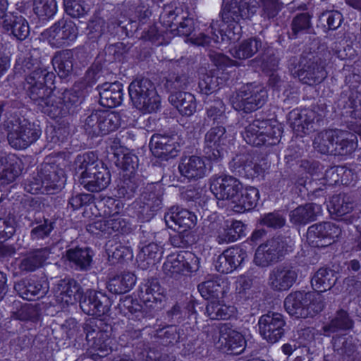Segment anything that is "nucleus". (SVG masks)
Instances as JSON below:
<instances>
[{
  "label": "nucleus",
  "instance_id": "1",
  "mask_svg": "<svg viewBox=\"0 0 361 361\" xmlns=\"http://www.w3.org/2000/svg\"><path fill=\"white\" fill-rule=\"evenodd\" d=\"M82 328L90 356L94 359L103 357L112 351L110 325L101 319H90L84 323Z\"/></svg>",
  "mask_w": 361,
  "mask_h": 361
},
{
  "label": "nucleus",
  "instance_id": "2",
  "mask_svg": "<svg viewBox=\"0 0 361 361\" xmlns=\"http://www.w3.org/2000/svg\"><path fill=\"white\" fill-rule=\"evenodd\" d=\"M128 92L133 106L144 114L156 112L161 106L155 86L147 78L134 80L128 87Z\"/></svg>",
  "mask_w": 361,
  "mask_h": 361
},
{
  "label": "nucleus",
  "instance_id": "3",
  "mask_svg": "<svg viewBox=\"0 0 361 361\" xmlns=\"http://www.w3.org/2000/svg\"><path fill=\"white\" fill-rule=\"evenodd\" d=\"M286 312L296 318L313 317L324 307L321 295L311 293L295 291L290 293L284 300Z\"/></svg>",
  "mask_w": 361,
  "mask_h": 361
},
{
  "label": "nucleus",
  "instance_id": "4",
  "mask_svg": "<svg viewBox=\"0 0 361 361\" xmlns=\"http://www.w3.org/2000/svg\"><path fill=\"white\" fill-rule=\"evenodd\" d=\"M267 91L258 83H249L243 86L230 98L233 107L236 111L250 113L261 108L267 99Z\"/></svg>",
  "mask_w": 361,
  "mask_h": 361
},
{
  "label": "nucleus",
  "instance_id": "5",
  "mask_svg": "<svg viewBox=\"0 0 361 361\" xmlns=\"http://www.w3.org/2000/svg\"><path fill=\"white\" fill-rule=\"evenodd\" d=\"M281 135V128L272 125L269 120L257 119L245 128L243 137L245 142L253 146L263 145H274L279 141Z\"/></svg>",
  "mask_w": 361,
  "mask_h": 361
},
{
  "label": "nucleus",
  "instance_id": "6",
  "mask_svg": "<svg viewBox=\"0 0 361 361\" xmlns=\"http://www.w3.org/2000/svg\"><path fill=\"white\" fill-rule=\"evenodd\" d=\"M281 135V128L272 125L269 120L257 119L245 128L243 137L245 142L253 146L263 145H274L279 141Z\"/></svg>",
  "mask_w": 361,
  "mask_h": 361
},
{
  "label": "nucleus",
  "instance_id": "7",
  "mask_svg": "<svg viewBox=\"0 0 361 361\" xmlns=\"http://www.w3.org/2000/svg\"><path fill=\"white\" fill-rule=\"evenodd\" d=\"M291 240L288 237L278 235L260 245L256 250L254 262L260 267H268L283 259L291 250Z\"/></svg>",
  "mask_w": 361,
  "mask_h": 361
},
{
  "label": "nucleus",
  "instance_id": "8",
  "mask_svg": "<svg viewBox=\"0 0 361 361\" xmlns=\"http://www.w3.org/2000/svg\"><path fill=\"white\" fill-rule=\"evenodd\" d=\"M325 64V60L317 55L302 56L294 74L304 84L313 85L320 83L326 77Z\"/></svg>",
  "mask_w": 361,
  "mask_h": 361
},
{
  "label": "nucleus",
  "instance_id": "9",
  "mask_svg": "<svg viewBox=\"0 0 361 361\" xmlns=\"http://www.w3.org/2000/svg\"><path fill=\"white\" fill-rule=\"evenodd\" d=\"M199 267V258L194 253L185 251L168 256L163 264V271L166 275L177 278L181 274L195 272Z\"/></svg>",
  "mask_w": 361,
  "mask_h": 361
},
{
  "label": "nucleus",
  "instance_id": "10",
  "mask_svg": "<svg viewBox=\"0 0 361 361\" xmlns=\"http://www.w3.org/2000/svg\"><path fill=\"white\" fill-rule=\"evenodd\" d=\"M41 135L39 126L27 120H20L17 125H13L7 135L9 145L17 149L27 148L38 140Z\"/></svg>",
  "mask_w": 361,
  "mask_h": 361
},
{
  "label": "nucleus",
  "instance_id": "11",
  "mask_svg": "<svg viewBox=\"0 0 361 361\" xmlns=\"http://www.w3.org/2000/svg\"><path fill=\"white\" fill-rule=\"evenodd\" d=\"M78 34L75 24L66 18L59 20L43 32L51 46L56 48L68 45L77 38Z\"/></svg>",
  "mask_w": 361,
  "mask_h": 361
},
{
  "label": "nucleus",
  "instance_id": "12",
  "mask_svg": "<svg viewBox=\"0 0 361 361\" xmlns=\"http://www.w3.org/2000/svg\"><path fill=\"white\" fill-rule=\"evenodd\" d=\"M256 0H224L221 12L223 21L238 23L241 19L251 18L256 12Z\"/></svg>",
  "mask_w": 361,
  "mask_h": 361
},
{
  "label": "nucleus",
  "instance_id": "13",
  "mask_svg": "<svg viewBox=\"0 0 361 361\" xmlns=\"http://www.w3.org/2000/svg\"><path fill=\"white\" fill-rule=\"evenodd\" d=\"M286 322L278 312H269L262 315L258 320L259 333L268 343H275L284 335Z\"/></svg>",
  "mask_w": 361,
  "mask_h": 361
},
{
  "label": "nucleus",
  "instance_id": "14",
  "mask_svg": "<svg viewBox=\"0 0 361 361\" xmlns=\"http://www.w3.org/2000/svg\"><path fill=\"white\" fill-rule=\"evenodd\" d=\"M242 189L240 182L231 176H214L210 179V190L216 199L226 200L231 205Z\"/></svg>",
  "mask_w": 361,
  "mask_h": 361
},
{
  "label": "nucleus",
  "instance_id": "15",
  "mask_svg": "<svg viewBox=\"0 0 361 361\" xmlns=\"http://www.w3.org/2000/svg\"><path fill=\"white\" fill-rule=\"evenodd\" d=\"M341 234V228L334 223L322 222L312 225L307 230V239L312 246L325 247Z\"/></svg>",
  "mask_w": 361,
  "mask_h": 361
},
{
  "label": "nucleus",
  "instance_id": "16",
  "mask_svg": "<svg viewBox=\"0 0 361 361\" xmlns=\"http://www.w3.org/2000/svg\"><path fill=\"white\" fill-rule=\"evenodd\" d=\"M227 137L226 128L222 126L211 128L204 135V152L211 161H218L224 154Z\"/></svg>",
  "mask_w": 361,
  "mask_h": 361
},
{
  "label": "nucleus",
  "instance_id": "17",
  "mask_svg": "<svg viewBox=\"0 0 361 361\" xmlns=\"http://www.w3.org/2000/svg\"><path fill=\"white\" fill-rule=\"evenodd\" d=\"M39 176L42 178V182L39 185L37 183L32 190L44 188L42 193L44 191L51 192V190H60L66 182L63 170L54 164H42L39 169Z\"/></svg>",
  "mask_w": 361,
  "mask_h": 361
},
{
  "label": "nucleus",
  "instance_id": "18",
  "mask_svg": "<svg viewBox=\"0 0 361 361\" xmlns=\"http://www.w3.org/2000/svg\"><path fill=\"white\" fill-rule=\"evenodd\" d=\"M58 243H52L44 247L30 250L20 260L19 269L23 272H32L42 267L51 255L56 254Z\"/></svg>",
  "mask_w": 361,
  "mask_h": 361
},
{
  "label": "nucleus",
  "instance_id": "19",
  "mask_svg": "<svg viewBox=\"0 0 361 361\" xmlns=\"http://www.w3.org/2000/svg\"><path fill=\"white\" fill-rule=\"evenodd\" d=\"M110 306L109 298L102 293L94 290H87L80 300L82 311L91 316L101 317L106 314Z\"/></svg>",
  "mask_w": 361,
  "mask_h": 361
},
{
  "label": "nucleus",
  "instance_id": "20",
  "mask_svg": "<svg viewBox=\"0 0 361 361\" xmlns=\"http://www.w3.org/2000/svg\"><path fill=\"white\" fill-rule=\"evenodd\" d=\"M289 120L293 128L304 134L314 131L322 121L321 116L312 109L293 110L289 114Z\"/></svg>",
  "mask_w": 361,
  "mask_h": 361
},
{
  "label": "nucleus",
  "instance_id": "21",
  "mask_svg": "<svg viewBox=\"0 0 361 361\" xmlns=\"http://www.w3.org/2000/svg\"><path fill=\"white\" fill-rule=\"evenodd\" d=\"M298 279V272L292 267L279 265L271 270L268 285L274 291L289 290Z\"/></svg>",
  "mask_w": 361,
  "mask_h": 361
},
{
  "label": "nucleus",
  "instance_id": "22",
  "mask_svg": "<svg viewBox=\"0 0 361 361\" xmlns=\"http://www.w3.org/2000/svg\"><path fill=\"white\" fill-rule=\"evenodd\" d=\"M245 339L240 332L226 326L221 329L217 344L224 353L239 355L245 350Z\"/></svg>",
  "mask_w": 361,
  "mask_h": 361
},
{
  "label": "nucleus",
  "instance_id": "23",
  "mask_svg": "<svg viewBox=\"0 0 361 361\" xmlns=\"http://www.w3.org/2000/svg\"><path fill=\"white\" fill-rule=\"evenodd\" d=\"M149 145L150 149L155 157L166 160L176 157L180 149V145L174 135H154Z\"/></svg>",
  "mask_w": 361,
  "mask_h": 361
},
{
  "label": "nucleus",
  "instance_id": "24",
  "mask_svg": "<svg viewBox=\"0 0 361 361\" xmlns=\"http://www.w3.org/2000/svg\"><path fill=\"white\" fill-rule=\"evenodd\" d=\"M247 257L246 251L240 247H230L221 254L216 262V269L222 274H228L239 267Z\"/></svg>",
  "mask_w": 361,
  "mask_h": 361
},
{
  "label": "nucleus",
  "instance_id": "25",
  "mask_svg": "<svg viewBox=\"0 0 361 361\" xmlns=\"http://www.w3.org/2000/svg\"><path fill=\"white\" fill-rule=\"evenodd\" d=\"M93 170L90 171L85 177L80 178L79 183L90 192H97L109 185L111 174L103 164H97Z\"/></svg>",
  "mask_w": 361,
  "mask_h": 361
},
{
  "label": "nucleus",
  "instance_id": "26",
  "mask_svg": "<svg viewBox=\"0 0 361 361\" xmlns=\"http://www.w3.org/2000/svg\"><path fill=\"white\" fill-rule=\"evenodd\" d=\"M178 169L183 176L194 180L203 178L209 172L204 159L195 155L182 158Z\"/></svg>",
  "mask_w": 361,
  "mask_h": 361
},
{
  "label": "nucleus",
  "instance_id": "27",
  "mask_svg": "<svg viewBox=\"0 0 361 361\" xmlns=\"http://www.w3.org/2000/svg\"><path fill=\"white\" fill-rule=\"evenodd\" d=\"M94 252L88 247H79L68 248L66 251L64 257L68 264L76 271H87L92 267Z\"/></svg>",
  "mask_w": 361,
  "mask_h": 361
},
{
  "label": "nucleus",
  "instance_id": "28",
  "mask_svg": "<svg viewBox=\"0 0 361 361\" xmlns=\"http://www.w3.org/2000/svg\"><path fill=\"white\" fill-rule=\"evenodd\" d=\"M14 289L23 299L35 300L46 295L49 285L44 279H30L16 283Z\"/></svg>",
  "mask_w": 361,
  "mask_h": 361
},
{
  "label": "nucleus",
  "instance_id": "29",
  "mask_svg": "<svg viewBox=\"0 0 361 361\" xmlns=\"http://www.w3.org/2000/svg\"><path fill=\"white\" fill-rule=\"evenodd\" d=\"M157 192L152 186H149L145 192H142L137 200L133 202V209L137 217L142 221H149L161 205V201L157 199L149 201V196L152 192Z\"/></svg>",
  "mask_w": 361,
  "mask_h": 361
},
{
  "label": "nucleus",
  "instance_id": "30",
  "mask_svg": "<svg viewBox=\"0 0 361 361\" xmlns=\"http://www.w3.org/2000/svg\"><path fill=\"white\" fill-rule=\"evenodd\" d=\"M82 289L73 279L60 280L56 285V295L59 301L66 305H73L81 298Z\"/></svg>",
  "mask_w": 361,
  "mask_h": 361
},
{
  "label": "nucleus",
  "instance_id": "31",
  "mask_svg": "<svg viewBox=\"0 0 361 361\" xmlns=\"http://www.w3.org/2000/svg\"><path fill=\"white\" fill-rule=\"evenodd\" d=\"M99 103L107 108H114L121 104L123 99V85L119 82H105L97 87Z\"/></svg>",
  "mask_w": 361,
  "mask_h": 361
},
{
  "label": "nucleus",
  "instance_id": "32",
  "mask_svg": "<svg viewBox=\"0 0 361 361\" xmlns=\"http://www.w3.org/2000/svg\"><path fill=\"white\" fill-rule=\"evenodd\" d=\"M165 221L169 227L174 230L190 231L196 224L197 217L190 211L184 209L178 210L172 209L165 216Z\"/></svg>",
  "mask_w": 361,
  "mask_h": 361
},
{
  "label": "nucleus",
  "instance_id": "33",
  "mask_svg": "<svg viewBox=\"0 0 361 361\" xmlns=\"http://www.w3.org/2000/svg\"><path fill=\"white\" fill-rule=\"evenodd\" d=\"M20 173L18 159L14 155H7L0 148V185L13 182Z\"/></svg>",
  "mask_w": 361,
  "mask_h": 361
},
{
  "label": "nucleus",
  "instance_id": "34",
  "mask_svg": "<svg viewBox=\"0 0 361 361\" xmlns=\"http://www.w3.org/2000/svg\"><path fill=\"white\" fill-rule=\"evenodd\" d=\"M245 226L240 221H226L217 231L216 241L219 245L235 242L245 235Z\"/></svg>",
  "mask_w": 361,
  "mask_h": 361
},
{
  "label": "nucleus",
  "instance_id": "35",
  "mask_svg": "<svg viewBox=\"0 0 361 361\" xmlns=\"http://www.w3.org/2000/svg\"><path fill=\"white\" fill-rule=\"evenodd\" d=\"M321 211V206L315 203L298 206L290 212V221L295 225H305L315 221Z\"/></svg>",
  "mask_w": 361,
  "mask_h": 361
},
{
  "label": "nucleus",
  "instance_id": "36",
  "mask_svg": "<svg viewBox=\"0 0 361 361\" xmlns=\"http://www.w3.org/2000/svg\"><path fill=\"white\" fill-rule=\"evenodd\" d=\"M230 169L240 176H253L259 173V167L254 163L253 157L249 154L235 157L229 163Z\"/></svg>",
  "mask_w": 361,
  "mask_h": 361
},
{
  "label": "nucleus",
  "instance_id": "37",
  "mask_svg": "<svg viewBox=\"0 0 361 361\" xmlns=\"http://www.w3.org/2000/svg\"><path fill=\"white\" fill-rule=\"evenodd\" d=\"M169 100L182 115L190 116L196 111L195 98L191 93L175 92L171 94Z\"/></svg>",
  "mask_w": 361,
  "mask_h": 361
},
{
  "label": "nucleus",
  "instance_id": "38",
  "mask_svg": "<svg viewBox=\"0 0 361 361\" xmlns=\"http://www.w3.org/2000/svg\"><path fill=\"white\" fill-rule=\"evenodd\" d=\"M25 80L24 87L26 93L39 108L51 94V88L43 85L35 78V76L30 75L26 78Z\"/></svg>",
  "mask_w": 361,
  "mask_h": 361
},
{
  "label": "nucleus",
  "instance_id": "39",
  "mask_svg": "<svg viewBox=\"0 0 361 361\" xmlns=\"http://www.w3.org/2000/svg\"><path fill=\"white\" fill-rule=\"evenodd\" d=\"M259 190L253 187L246 188L243 192L242 190L236 197L230 207L237 213H243L253 209L259 200Z\"/></svg>",
  "mask_w": 361,
  "mask_h": 361
},
{
  "label": "nucleus",
  "instance_id": "40",
  "mask_svg": "<svg viewBox=\"0 0 361 361\" xmlns=\"http://www.w3.org/2000/svg\"><path fill=\"white\" fill-rule=\"evenodd\" d=\"M3 28L18 39L24 40L30 34V27L27 20L22 17L9 14L2 21Z\"/></svg>",
  "mask_w": 361,
  "mask_h": 361
},
{
  "label": "nucleus",
  "instance_id": "41",
  "mask_svg": "<svg viewBox=\"0 0 361 361\" xmlns=\"http://www.w3.org/2000/svg\"><path fill=\"white\" fill-rule=\"evenodd\" d=\"M263 47L260 38L254 37L245 39L238 47L230 50L231 55L238 59H246L252 57Z\"/></svg>",
  "mask_w": 361,
  "mask_h": 361
},
{
  "label": "nucleus",
  "instance_id": "42",
  "mask_svg": "<svg viewBox=\"0 0 361 361\" xmlns=\"http://www.w3.org/2000/svg\"><path fill=\"white\" fill-rule=\"evenodd\" d=\"M53 66L61 78L71 75L73 71V53L66 49L57 52L51 60Z\"/></svg>",
  "mask_w": 361,
  "mask_h": 361
},
{
  "label": "nucleus",
  "instance_id": "43",
  "mask_svg": "<svg viewBox=\"0 0 361 361\" xmlns=\"http://www.w3.org/2000/svg\"><path fill=\"white\" fill-rule=\"evenodd\" d=\"M336 279L334 271L328 268H321L314 273L311 279V284L314 290L322 293L331 289Z\"/></svg>",
  "mask_w": 361,
  "mask_h": 361
},
{
  "label": "nucleus",
  "instance_id": "44",
  "mask_svg": "<svg viewBox=\"0 0 361 361\" xmlns=\"http://www.w3.org/2000/svg\"><path fill=\"white\" fill-rule=\"evenodd\" d=\"M355 140L356 137L354 135L346 131L336 130L333 154L342 156L351 154L357 145Z\"/></svg>",
  "mask_w": 361,
  "mask_h": 361
},
{
  "label": "nucleus",
  "instance_id": "45",
  "mask_svg": "<svg viewBox=\"0 0 361 361\" xmlns=\"http://www.w3.org/2000/svg\"><path fill=\"white\" fill-rule=\"evenodd\" d=\"M140 299L147 302H161L165 298L164 290L161 288L157 279L148 280L141 288Z\"/></svg>",
  "mask_w": 361,
  "mask_h": 361
},
{
  "label": "nucleus",
  "instance_id": "46",
  "mask_svg": "<svg viewBox=\"0 0 361 361\" xmlns=\"http://www.w3.org/2000/svg\"><path fill=\"white\" fill-rule=\"evenodd\" d=\"M353 321L348 313L344 310L336 312L331 322L322 327L325 335L334 333L338 330H348L353 327Z\"/></svg>",
  "mask_w": 361,
  "mask_h": 361
},
{
  "label": "nucleus",
  "instance_id": "47",
  "mask_svg": "<svg viewBox=\"0 0 361 361\" xmlns=\"http://www.w3.org/2000/svg\"><path fill=\"white\" fill-rule=\"evenodd\" d=\"M336 136V130H328L318 133L313 140L314 148L324 154H333Z\"/></svg>",
  "mask_w": 361,
  "mask_h": 361
},
{
  "label": "nucleus",
  "instance_id": "48",
  "mask_svg": "<svg viewBox=\"0 0 361 361\" xmlns=\"http://www.w3.org/2000/svg\"><path fill=\"white\" fill-rule=\"evenodd\" d=\"M38 109L51 118L63 117L67 115L66 107H63L61 99L53 94L48 97Z\"/></svg>",
  "mask_w": 361,
  "mask_h": 361
},
{
  "label": "nucleus",
  "instance_id": "49",
  "mask_svg": "<svg viewBox=\"0 0 361 361\" xmlns=\"http://www.w3.org/2000/svg\"><path fill=\"white\" fill-rule=\"evenodd\" d=\"M135 283V276L128 273L122 276H117L110 279L106 285L109 292L114 294H123L129 291Z\"/></svg>",
  "mask_w": 361,
  "mask_h": 361
},
{
  "label": "nucleus",
  "instance_id": "50",
  "mask_svg": "<svg viewBox=\"0 0 361 361\" xmlns=\"http://www.w3.org/2000/svg\"><path fill=\"white\" fill-rule=\"evenodd\" d=\"M97 164V158L92 152L78 155L74 161V169L78 182L80 178L85 177L90 171H94Z\"/></svg>",
  "mask_w": 361,
  "mask_h": 361
},
{
  "label": "nucleus",
  "instance_id": "51",
  "mask_svg": "<svg viewBox=\"0 0 361 361\" xmlns=\"http://www.w3.org/2000/svg\"><path fill=\"white\" fill-rule=\"evenodd\" d=\"M353 207V199L346 194L334 195L330 200L329 210L338 216L349 214L352 212Z\"/></svg>",
  "mask_w": 361,
  "mask_h": 361
},
{
  "label": "nucleus",
  "instance_id": "52",
  "mask_svg": "<svg viewBox=\"0 0 361 361\" xmlns=\"http://www.w3.org/2000/svg\"><path fill=\"white\" fill-rule=\"evenodd\" d=\"M168 18L171 31H176L179 35L189 36L194 30L195 22L191 18L183 16L180 18L182 20L179 21L178 16L175 11H171Z\"/></svg>",
  "mask_w": 361,
  "mask_h": 361
},
{
  "label": "nucleus",
  "instance_id": "53",
  "mask_svg": "<svg viewBox=\"0 0 361 361\" xmlns=\"http://www.w3.org/2000/svg\"><path fill=\"white\" fill-rule=\"evenodd\" d=\"M206 312L211 319H228L234 315L235 307L214 300L207 305Z\"/></svg>",
  "mask_w": 361,
  "mask_h": 361
},
{
  "label": "nucleus",
  "instance_id": "54",
  "mask_svg": "<svg viewBox=\"0 0 361 361\" xmlns=\"http://www.w3.org/2000/svg\"><path fill=\"white\" fill-rule=\"evenodd\" d=\"M101 135L117 130L121 126V116L116 111L101 110Z\"/></svg>",
  "mask_w": 361,
  "mask_h": 361
},
{
  "label": "nucleus",
  "instance_id": "55",
  "mask_svg": "<svg viewBox=\"0 0 361 361\" xmlns=\"http://www.w3.org/2000/svg\"><path fill=\"white\" fill-rule=\"evenodd\" d=\"M34 13L41 19H49L57 11L56 0H33Z\"/></svg>",
  "mask_w": 361,
  "mask_h": 361
},
{
  "label": "nucleus",
  "instance_id": "56",
  "mask_svg": "<svg viewBox=\"0 0 361 361\" xmlns=\"http://www.w3.org/2000/svg\"><path fill=\"white\" fill-rule=\"evenodd\" d=\"M201 295L206 300L218 299L223 297L224 288L216 281L208 280L200 283L197 286Z\"/></svg>",
  "mask_w": 361,
  "mask_h": 361
},
{
  "label": "nucleus",
  "instance_id": "57",
  "mask_svg": "<svg viewBox=\"0 0 361 361\" xmlns=\"http://www.w3.org/2000/svg\"><path fill=\"white\" fill-rule=\"evenodd\" d=\"M312 16L308 13L297 14L292 20V35L295 38L300 34L307 33L312 29Z\"/></svg>",
  "mask_w": 361,
  "mask_h": 361
},
{
  "label": "nucleus",
  "instance_id": "58",
  "mask_svg": "<svg viewBox=\"0 0 361 361\" xmlns=\"http://www.w3.org/2000/svg\"><path fill=\"white\" fill-rule=\"evenodd\" d=\"M161 247L157 243H151L142 247L138 258L146 261L147 265H154L161 257Z\"/></svg>",
  "mask_w": 361,
  "mask_h": 361
},
{
  "label": "nucleus",
  "instance_id": "59",
  "mask_svg": "<svg viewBox=\"0 0 361 361\" xmlns=\"http://www.w3.org/2000/svg\"><path fill=\"white\" fill-rule=\"evenodd\" d=\"M101 110H94L88 115L83 124V128L87 134L92 136L101 135Z\"/></svg>",
  "mask_w": 361,
  "mask_h": 361
},
{
  "label": "nucleus",
  "instance_id": "60",
  "mask_svg": "<svg viewBox=\"0 0 361 361\" xmlns=\"http://www.w3.org/2000/svg\"><path fill=\"white\" fill-rule=\"evenodd\" d=\"M207 116L217 124H225L227 116L225 114V105L221 99H216L207 108Z\"/></svg>",
  "mask_w": 361,
  "mask_h": 361
},
{
  "label": "nucleus",
  "instance_id": "61",
  "mask_svg": "<svg viewBox=\"0 0 361 361\" xmlns=\"http://www.w3.org/2000/svg\"><path fill=\"white\" fill-rule=\"evenodd\" d=\"M138 185V183L135 178H124L117 186V196L119 198L130 200L135 196Z\"/></svg>",
  "mask_w": 361,
  "mask_h": 361
},
{
  "label": "nucleus",
  "instance_id": "62",
  "mask_svg": "<svg viewBox=\"0 0 361 361\" xmlns=\"http://www.w3.org/2000/svg\"><path fill=\"white\" fill-rule=\"evenodd\" d=\"M63 104L66 107L67 115L73 113L82 101L81 94L74 90H65L60 97Z\"/></svg>",
  "mask_w": 361,
  "mask_h": 361
},
{
  "label": "nucleus",
  "instance_id": "63",
  "mask_svg": "<svg viewBox=\"0 0 361 361\" xmlns=\"http://www.w3.org/2000/svg\"><path fill=\"white\" fill-rule=\"evenodd\" d=\"M109 214L110 216L106 218L107 227H109V234L116 232L126 233L130 231V228L128 223L124 218L119 216L117 212L112 214L109 213Z\"/></svg>",
  "mask_w": 361,
  "mask_h": 361
},
{
  "label": "nucleus",
  "instance_id": "64",
  "mask_svg": "<svg viewBox=\"0 0 361 361\" xmlns=\"http://www.w3.org/2000/svg\"><path fill=\"white\" fill-rule=\"evenodd\" d=\"M341 355V361H359V353L357 346L352 337L346 338L342 342V346L339 349Z\"/></svg>",
  "mask_w": 361,
  "mask_h": 361
}]
</instances>
